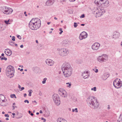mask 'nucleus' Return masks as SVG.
Returning <instances> with one entry per match:
<instances>
[{"instance_id": "60", "label": "nucleus", "mask_w": 122, "mask_h": 122, "mask_svg": "<svg viewBox=\"0 0 122 122\" xmlns=\"http://www.w3.org/2000/svg\"><path fill=\"white\" fill-rule=\"evenodd\" d=\"M36 42L37 43H38V41L37 40H36Z\"/></svg>"}, {"instance_id": "38", "label": "nucleus", "mask_w": 122, "mask_h": 122, "mask_svg": "<svg viewBox=\"0 0 122 122\" xmlns=\"http://www.w3.org/2000/svg\"><path fill=\"white\" fill-rule=\"evenodd\" d=\"M85 17L84 15L83 14L81 16H80V17L81 18H83Z\"/></svg>"}, {"instance_id": "49", "label": "nucleus", "mask_w": 122, "mask_h": 122, "mask_svg": "<svg viewBox=\"0 0 122 122\" xmlns=\"http://www.w3.org/2000/svg\"><path fill=\"white\" fill-rule=\"evenodd\" d=\"M70 2H73L75 1V0H69Z\"/></svg>"}, {"instance_id": "35", "label": "nucleus", "mask_w": 122, "mask_h": 122, "mask_svg": "<svg viewBox=\"0 0 122 122\" xmlns=\"http://www.w3.org/2000/svg\"><path fill=\"white\" fill-rule=\"evenodd\" d=\"M12 40L13 41H15V37L14 36H13L12 37Z\"/></svg>"}, {"instance_id": "26", "label": "nucleus", "mask_w": 122, "mask_h": 122, "mask_svg": "<svg viewBox=\"0 0 122 122\" xmlns=\"http://www.w3.org/2000/svg\"><path fill=\"white\" fill-rule=\"evenodd\" d=\"M33 92L32 90H30L28 91V92H29V94L28 95L29 96H31V94L32 92Z\"/></svg>"}, {"instance_id": "57", "label": "nucleus", "mask_w": 122, "mask_h": 122, "mask_svg": "<svg viewBox=\"0 0 122 122\" xmlns=\"http://www.w3.org/2000/svg\"><path fill=\"white\" fill-rule=\"evenodd\" d=\"M13 105H15V102L13 103Z\"/></svg>"}, {"instance_id": "19", "label": "nucleus", "mask_w": 122, "mask_h": 122, "mask_svg": "<svg viewBox=\"0 0 122 122\" xmlns=\"http://www.w3.org/2000/svg\"><path fill=\"white\" fill-rule=\"evenodd\" d=\"M54 3V0H49L47 1L46 2V4L47 5L50 6L52 5Z\"/></svg>"}, {"instance_id": "36", "label": "nucleus", "mask_w": 122, "mask_h": 122, "mask_svg": "<svg viewBox=\"0 0 122 122\" xmlns=\"http://www.w3.org/2000/svg\"><path fill=\"white\" fill-rule=\"evenodd\" d=\"M41 119L42 120H43V122H45L46 121V119L43 117L41 118Z\"/></svg>"}, {"instance_id": "63", "label": "nucleus", "mask_w": 122, "mask_h": 122, "mask_svg": "<svg viewBox=\"0 0 122 122\" xmlns=\"http://www.w3.org/2000/svg\"><path fill=\"white\" fill-rule=\"evenodd\" d=\"M5 120H9V118H6V119H5Z\"/></svg>"}, {"instance_id": "25", "label": "nucleus", "mask_w": 122, "mask_h": 122, "mask_svg": "<svg viewBox=\"0 0 122 122\" xmlns=\"http://www.w3.org/2000/svg\"><path fill=\"white\" fill-rule=\"evenodd\" d=\"M0 58L1 60H5L6 61L7 59V58L4 56L2 57V56H0Z\"/></svg>"}, {"instance_id": "18", "label": "nucleus", "mask_w": 122, "mask_h": 122, "mask_svg": "<svg viewBox=\"0 0 122 122\" xmlns=\"http://www.w3.org/2000/svg\"><path fill=\"white\" fill-rule=\"evenodd\" d=\"M4 52L7 55L10 56L12 54V51L9 49H6L5 50Z\"/></svg>"}, {"instance_id": "29", "label": "nucleus", "mask_w": 122, "mask_h": 122, "mask_svg": "<svg viewBox=\"0 0 122 122\" xmlns=\"http://www.w3.org/2000/svg\"><path fill=\"white\" fill-rule=\"evenodd\" d=\"M47 79L46 78H44L43 81H42V83L43 84H45L46 83V80Z\"/></svg>"}, {"instance_id": "62", "label": "nucleus", "mask_w": 122, "mask_h": 122, "mask_svg": "<svg viewBox=\"0 0 122 122\" xmlns=\"http://www.w3.org/2000/svg\"><path fill=\"white\" fill-rule=\"evenodd\" d=\"M51 23L50 22H47V24L48 25H49Z\"/></svg>"}, {"instance_id": "51", "label": "nucleus", "mask_w": 122, "mask_h": 122, "mask_svg": "<svg viewBox=\"0 0 122 122\" xmlns=\"http://www.w3.org/2000/svg\"><path fill=\"white\" fill-rule=\"evenodd\" d=\"M18 87L19 89H20L21 88V86L19 84H18Z\"/></svg>"}, {"instance_id": "43", "label": "nucleus", "mask_w": 122, "mask_h": 122, "mask_svg": "<svg viewBox=\"0 0 122 122\" xmlns=\"http://www.w3.org/2000/svg\"><path fill=\"white\" fill-rule=\"evenodd\" d=\"M13 110H14L15 109V108H17V107L16 106H13Z\"/></svg>"}, {"instance_id": "4", "label": "nucleus", "mask_w": 122, "mask_h": 122, "mask_svg": "<svg viewBox=\"0 0 122 122\" xmlns=\"http://www.w3.org/2000/svg\"><path fill=\"white\" fill-rule=\"evenodd\" d=\"M95 3L97 6L106 8L109 6V2L107 0H95Z\"/></svg>"}, {"instance_id": "23", "label": "nucleus", "mask_w": 122, "mask_h": 122, "mask_svg": "<svg viewBox=\"0 0 122 122\" xmlns=\"http://www.w3.org/2000/svg\"><path fill=\"white\" fill-rule=\"evenodd\" d=\"M117 122H122V114H120L117 120Z\"/></svg>"}, {"instance_id": "17", "label": "nucleus", "mask_w": 122, "mask_h": 122, "mask_svg": "<svg viewBox=\"0 0 122 122\" xmlns=\"http://www.w3.org/2000/svg\"><path fill=\"white\" fill-rule=\"evenodd\" d=\"M88 72L86 71V72L85 71L83 72L82 75V76L83 78L84 79H86L89 76L88 74Z\"/></svg>"}, {"instance_id": "20", "label": "nucleus", "mask_w": 122, "mask_h": 122, "mask_svg": "<svg viewBox=\"0 0 122 122\" xmlns=\"http://www.w3.org/2000/svg\"><path fill=\"white\" fill-rule=\"evenodd\" d=\"M70 42L68 40H64L63 42V46H67L70 44Z\"/></svg>"}, {"instance_id": "27", "label": "nucleus", "mask_w": 122, "mask_h": 122, "mask_svg": "<svg viewBox=\"0 0 122 122\" xmlns=\"http://www.w3.org/2000/svg\"><path fill=\"white\" fill-rule=\"evenodd\" d=\"M10 97L11 98H14V97L15 98H17L15 95L14 94L10 95Z\"/></svg>"}, {"instance_id": "32", "label": "nucleus", "mask_w": 122, "mask_h": 122, "mask_svg": "<svg viewBox=\"0 0 122 122\" xmlns=\"http://www.w3.org/2000/svg\"><path fill=\"white\" fill-rule=\"evenodd\" d=\"M78 25L77 23L76 22H74V27H76Z\"/></svg>"}, {"instance_id": "2", "label": "nucleus", "mask_w": 122, "mask_h": 122, "mask_svg": "<svg viewBox=\"0 0 122 122\" xmlns=\"http://www.w3.org/2000/svg\"><path fill=\"white\" fill-rule=\"evenodd\" d=\"M87 102L90 107L94 109L97 108L99 107V103L97 100V98L93 96H89L87 100Z\"/></svg>"}, {"instance_id": "10", "label": "nucleus", "mask_w": 122, "mask_h": 122, "mask_svg": "<svg viewBox=\"0 0 122 122\" xmlns=\"http://www.w3.org/2000/svg\"><path fill=\"white\" fill-rule=\"evenodd\" d=\"M5 96L2 94L0 95V105L2 106H6L7 105L8 103L7 100H5Z\"/></svg>"}, {"instance_id": "3", "label": "nucleus", "mask_w": 122, "mask_h": 122, "mask_svg": "<svg viewBox=\"0 0 122 122\" xmlns=\"http://www.w3.org/2000/svg\"><path fill=\"white\" fill-rule=\"evenodd\" d=\"M41 26V20L38 18L32 19L29 22V26L32 30H36Z\"/></svg>"}, {"instance_id": "8", "label": "nucleus", "mask_w": 122, "mask_h": 122, "mask_svg": "<svg viewBox=\"0 0 122 122\" xmlns=\"http://www.w3.org/2000/svg\"><path fill=\"white\" fill-rule=\"evenodd\" d=\"M108 60V57L106 55H103L98 57L97 59V61L100 63H103L106 62Z\"/></svg>"}, {"instance_id": "15", "label": "nucleus", "mask_w": 122, "mask_h": 122, "mask_svg": "<svg viewBox=\"0 0 122 122\" xmlns=\"http://www.w3.org/2000/svg\"><path fill=\"white\" fill-rule=\"evenodd\" d=\"M100 44L98 43H94L92 46V48L94 51H97L100 46Z\"/></svg>"}, {"instance_id": "13", "label": "nucleus", "mask_w": 122, "mask_h": 122, "mask_svg": "<svg viewBox=\"0 0 122 122\" xmlns=\"http://www.w3.org/2000/svg\"><path fill=\"white\" fill-rule=\"evenodd\" d=\"M58 93L59 95L62 97H66L67 94L66 91L62 88H60L59 89Z\"/></svg>"}, {"instance_id": "11", "label": "nucleus", "mask_w": 122, "mask_h": 122, "mask_svg": "<svg viewBox=\"0 0 122 122\" xmlns=\"http://www.w3.org/2000/svg\"><path fill=\"white\" fill-rule=\"evenodd\" d=\"M54 102L57 105H59L60 104V101L59 96L57 94H54L53 96Z\"/></svg>"}, {"instance_id": "53", "label": "nucleus", "mask_w": 122, "mask_h": 122, "mask_svg": "<svg viewBox=\"0 0 122 122\" xmlns=\"http://www.w3.org/2000/svg\"><path fill=\"white\" fill-rule=\"evenodd\" d=\"M40 113H42V110H40Z\"/></svg>"}, {"instance_id": "7", "label": "nucleus", "mask_w": 122, "mask_h": 122, "mask_svg": "<svg viewBox=\"0 0 122 122\" xmlns=\"http://www.w3.org/2000/svg\"><path fill=\"white\" fill-rule=\"evenodd\" d=\"M105 12V10L103 8H99L96 9V10L94 11V14H96V17H99L102 15Z\"/></svg>"}, {"instance_id": "37", "label": "nucleus", "mask_w": 122, "mask_h": 122, "mask_svg": "<svg viewBox=\"0 0 122 122\" xmlns=\"http://www.w3.org/2000/svg\"><path fill=\"white\" fill-rule=\"evenodd\" d=\"M17 37L18 38L20 39H21V36L20 35H18L17 36Z\"/></svg>"}, {"instance_id": "24", "label": "nucleus", "mask_w": 122, "mask_h": 122, "mask_svg": "<svg viewBox=\"0 0 122 122\" xmlns=\"http://www.w3.org/2000/svg\"><path fill=\"white\" fill-rule=\"evenodd\" d=\"M9 43L10 44V45L11 46H14L15 43L14 42H13L11 41H9Z\"/></svg>"}, {"instance_id": "40", "label": "nucleus", "mask_w": 122, "mask_h": 122, "mask_svg": "<svg viewBox=\"0 0 122 122\" xmlns=\"http://www.w3.org/2000/svg\"><path fill=\"white\" fill-rule=\"evenodd\" d=\"M24 102H25L26 103L27 102L28 103H29V101L27 100H25L24 101Z\"/></svg>"}, {"instance_id": "55", "label": "nucleus", "mask_w": 122, "mask_h": 122, "mask_svg": "<svg viewBox=\"0 0 122 122\" xmlns=\"http://www.w3.org/2000/svg\"><path fill=\"white\" fill-rule=\"evenodd\" d=\"M4 53H2V54H1V56H4Z\"/></svg>"}, {"instance_id": "33", "label": "nucleus", "mask_w": 122, "mask_h": 122, "mask_svg": "<svg viewBox=\"0 0 122 122\" xmlns=\"http://www.w3.org/2000/svg\"><path fill=\"white\" fill-rule=\"evenodd\" d=\"M28 113L31 116H33V115H34V114L32 113H31V111L30 110H29L28 111Z\"/></svg>"}, {"instance_id": "50", "label": "nucleus", "mask_w": 122, "mask_h": 122, "mask_svg": "<svg viewBox=\"0 0 122 122\" xmlns=\"http://www.w3.org/2000/svg\"><path fill=\"white\" fill-rule=\"evenodd\" d=\"M27 96V94H26V93H25L24 94V97H25L26 96Z\"/></svg>"}, {"instance_id": "41", "label": "nucleus", "mask_w": 122, "mask_h": 122, "mask_svg": "<svg viewBox=\"0 0 122 122\" xmlns=\"http://www.w3.org/2000/svg\"><path fill=\"white\" fill-rule=\"evenodd\" d=\"M5 22L6 24H10V23H8V21H7L6 20H5Z\"/></svg>"}, {"instance_id": "58", "label": "nucleus", "mask_w": 122, "mask_h": 122, "mask_svg": "<svg viewBox=\"0 0 122 122\" xmlns=\"http://www.w3.org/2000/svg\"><path fill=\"white\" fill-rule=\"evenodd\" d=\"M12 114L13 116H15V114L14 113H12Z\"/></svg>"}, {"instance_id": "56", "label": "nucleus", "mask_w": 122, "mask_h": 122, "mask_svg": "<svg viewBox=\"0 0 122 122\" xmlns=\"http://www.w3.org/2000/svg\"><path fill=\"white\" fill-rule=\"evenodd\" d=\"M81 26H84L85 25V24H81Z\"/></svg>"}, {"instance_id": "30", "label": "nucleus", "mask_w": 122, "mask_h": 122, "mask_svg": "<svg viewBox=\"0 0 122 122\" xmlns=\"http://www.w3.org/2000/svg\"><path fill=\"white\" fill-rule=\"evenodd\" d=\"M22 116V114L20 113L19 114V117H17L18 119H19L21 118Z\"/></svg>"}, {"instance_id": "6", "label": "nucleus", "mask_w": 122, "mask_h": 122, "mask_svg": "<svg viewBox=\"0 0 122 122\" xmlns=\"http://www.w3.org/2000/svg\"><path fill=\"white\" fill-rule=\"evenodd\" d=\"M14 71L12 66L11 65L9 66L6 68V75L10 77H12L14 75Z\"/></svg>"}, {"instance_id": "21", "label": "nucleus", "mask_w": 122, "mask_h": 122, "mask_svg": "<svg viewBox=\"0 0 122 122\" xmlns=\"http://www.w3.org/2000/svg\"><path fill=\"white\" fill-rule=\"evenodd\" d=\"M57 122H67V121L64 118L59 117L57 119Z\"/></svg>"}, {"instance_id": "59", "label": "nucleus", "mask_w": 122, "mask_h": 122, "mask_svg": "<svg viewBox=\"0 0 122 122\" xmlns=\"http://www.w3.org/2000/svg\"><path fill=\"white\" fill-rule=\"evenodd\" d=\"M20 71H23V69H21L20 70Z\"/></svg>"}, {"instance_id": "34", "label": "nucleus", "mask_w": 122, "mask_h": 122, "mask_svg": "<svg viewBox=\"0 0 122 122\" xmlns=\"http://www.w3.org/2000/svg\"><path fill=\"white\" fill-rule=\"evenodd\" d=\"M93 71H95V72L96 73H97L98 72V70L97 69H96L95 70L94 69H93Z\"/></svg>"}, {"instance_id": "64", "label": "nucleus", "mask_w": 122, "mask_h": 122, "mask_svg": "<svg viewBox=\"0 0 122 122\" xmlns=\"http://www.w3.org/2000/svg\"><path fill=\"white\" fill-rule=\"evenodd\" d=\"M75 111V109H72V112H74Z\"/></svg>"}, {"instance_id": "48", "label": "nucleus", "mask_w": 122, "mask_h": 122, "mask_svg": "<svg viewBox=\"0 0 122 122\" xmlns=\"http://www.w3.org/2000/svg\"><path fill=\"white\" fill-rule=\"evenodd\" d=\"M19 112L18 111H17L16 112V115H19Z\"/></svg>"}, {"instance_id": "45", "label": "nucleus", "mask_w": 122, "mask_h": 122, "mask_svg": "<svg viewBox=\"0 0 122 122\" xmlns=\"http://www.w3.org/2000/svg\"><path fill=\"white\" fill-rule=\"evenodd\" d=\"M75 112H78L77 109V108H76L75 109Z\"/></svg>"}, {"instance_id": "42", "label": "nucleus", "mask_w": 122, "mask_h": 122, "mask_svg": "<svg viewBox=\"0 0 122 122\" xmlns=\"http://www.w3.org/2000/svg\"><path fill=\"white\" fill-rule=\"evenodd\" d=\"M93 90L94 91H96V87H94L93 88Z\"/></svg>"}, {"instance_id": "22", "label": "nucleus", "mask_w": 122, "mask_h": 122, "mask_svg": "<svg viewBox=\"0 0 122 122\" xmlns=\"http://www.w3.org/2000/svg\"><path fill=\"white\" fill-rule=\"evenodd\" d=\"M109 76L108 74H105L102 76V79L103 80H105L107 79Z\"/></svg>"}, {"instance_id": "12", "label": "nucleus", "mask_w": 122, "mask_h": 122, "mask_svg": "<svg viewBox=\"0 0 122 122\" xmlns=\"http://www.w3.org/2000/svg\"><path fill=\"white\" fill-rule=\"evenodd\" d=\"M3 11L4 14L5 13L4 12H5L6 15H9L11 14L12 13L13 10L11 8L6 6H5L3 7Z\"/></svg>"}, {"instance_id": "44", "label": "nucleus", "mask_w": 122, "mask_h": 122, "mask_svg": "<svg viewBox=\"0 0 122 122\" xmlns=\"http://www.w3.org/2000/svg\"><path fill=\"white\" fill-rule=\"evenodd\" d=\"M24 87H22L21 88V90H20V91H22L23 90H24Z\"/></svg>"}, {"instance_id": "14", "label": "nucleus", "mask_w": 122, "mask_h": 122, "mask_svg": "<svg viewBox=\"0 0 122 122\" xmlns=\"http://www.w3.org/2000/svg\"><path fill=\"white\" fill-rule=\"evenodd\" d=\"M87 33L85 31H83L79 35V39L80 40H82L87 38Z\"/></svg>"}, {"instance_id": "46", "label": "nucleus", "mask_w": 122, "mask_h": 122, "mask_svg": "<svg viewBox=\"0 0 122 122\" xmlns=\"http://www.w3.org/2000/svg\"><path fill=\"white\" fill-rule=\"evenodd\" d=\"M39 94L40 96H41L42 95V93L41 92H40L39 93Z\"/></svg>"}, {"instance_id": "1", "label": "nucleus", "mask_w": 122, "mask_h": 122, "mask_svg": "<svg viewBox=\"0 0 122 122\" xmlns=\"http://www.w3.org/2000/svg\"><path fill=\"white\" fill-rule=\"evenodd\" d=\"M61 68L65 77L68 78L71 76L72 74V68L69 63L65 62L62 65Z\"/></svg>"}, {"instance_id": "5", "label": "nucleus", "mask_w": 122, "mask_h": 122, "mask_svg": "<svg viewBox=\"0 0 122 122\" xmlns=\"http://www.w3.org/2000/svg\"><path fill=\"white\" fill-rule=\"evenodd\" d=\"M57 50L58 52L59 55L62 57L67 56L69 53L68 50L64 48H58L57 49Z\"/></svg>"}, {"instance_id": "16", "label": "nucleus", "mask_w": 122, "mask_h": 122, "mask_svg": "<svg viewBox=\"0 0 122 122\" xmlns=\"http://www.w3.org/2000/svg\"><path fill=\"white\" fill-rule=\"evenodd\" d=\"M46 62L47 65L51 66H53L54 64V62L53 61L49 59H47L46 60Z\"/></svg>"}, {"instance_id": "52", "label": "nucleus", "mask_w": 122, "mask_h": 122, "mask_svg": "<svg viewBox=\"0 0 122 122\" xmlns=\"http://www.w3.org/2000/svg\"><path fill=\"white\" fill-rule=\"evenodd\" d=\"M20 47L21 48H23V45H21L20 46Z\"/></svg>"}, {"instance_id": "9", "label": "nucleus", "mask_w": 122, "mask_h": 122, "mask_svg": "<svg viewBox=\"0 0 122 122\" xmlns=\"http://www.w3.org/2000/svg\"><path fill=\"white\" fill-rule=\"evenodd\" d=\"M113 84L115 88L118 89L122 86V83L120 79H116L114 81Z\"/></svg>"}, {"instance_id": "61", "label": "nucleus", "mask_w": 122, "mask_h": 122, "mask_svg": "<svg viewBox=\"0 0 122 122\" xmlns=\"http://www.w3.org/2000/svg\"><path fill=\"white\" fill-rule=\"evenodd\" d=\"M54 19H55V20H57V18H56V17H55L54 18Z\"/></svg>"}, {"instance_id": "54", "label": "nucleus", "mask_w": 122, "mask_h": 122, "mask_svg": "<svg viewBox=\"0 0 122 122\" xmlns=\"http://www.w3.org/2000/svg\"><path fill=\"white\" fill-rule=\"evenodd\" d=\"M14 46H17V44H14Z\"/></svg>"}, {"instance_id": "31", "label": "nucleus", "mask_w": 122, "mask_h": 122, "mask_svg": "<svg viewBox=\"0 0 122 122\" xmlns=\"http://www.w3.org/2000/svg\"><path fill=\"white\" fill-rule=\"evenodd\" d=\"M59 30L60 31V32L59 33V34H61L63 32V31L62 30V29L61 28H60Z\"/></svg>"}, {"instance_id": "28", "label": "nucleus", "mask_w": 122, "mask_h": 122, "mask_svg": "<svg viewBox=\"0 0 122 122\" xmlns=\"http://www.w3.org/2000/svg\"><path fill=\"white\" fill-rule=\"evenodd\" d=\"M66 84L67 85H68L67 86L68 87H70L71 86V83L70 82H67L66 83Z\"/></svg>"}, {"instance_id": "47", "label": "nucleus", "mask_w": 122, "mask_h": 122, "mask_svg": "<svg viewBox=\"0 0 122 122\" xmlns=\"http://www.w3.org/2000/svg\"><path fill=\"white\" fill-rule=\"evenodd\" d=\"M24 14H25V16H27V14H26V11L24 12Z\"/></svg>"}, {"instance_id": "39", "label": "nucleus", "mask_w": 122, "mask_h": 122, "mask_svg": "<svg viewBox=\"0 0 122 122\" xmlns=\"http://www.w3.org/2000/svg\"><path fill=\"white\" fill-rule=\"evenodd\" d=\"M5 117H9V115L8 114H5Z\"/></svg>"}]
</instances>
